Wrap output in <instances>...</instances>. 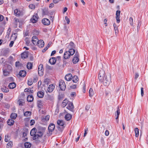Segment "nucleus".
Here are the masks:
<instances>
[{
  "label": "nucleus",
  "instance_id": "nucleus-28",
  "mask_svg": "<svg viewBox=\"0 0 148 148\" xmlns=\"http://www.w3.org/2000/svg\"><path fill=\"white\" fill-rule=\"evenodd\" d=\"M13 143L12 141H9L7 144L6 147L7 148H11L12 147Z\"/></svg>",
  "mask_w": 148,
  "mask_h": 148
},
{
  "label": "nucleus",
  "instance_id": "nucleus-23",
  "mask_svg": "<svg viewBox=\"0 0 148 148\" xmlns=\"http://www.w3.org/2000/svg\"><path fill=\"white\" fill-rule=\"evenodd\" d=\"M72 118L71 115L69 114H66L65 116V118L67 121H69Z\"/></svg>",
  "mask_w": 148,
  "mask_h": 148
},
{
  "label": "nucleus",
  "instance_id": "nucleus-29",
  "mask_svg": "<svg viewBox=\"0 0 148 148\" xmlns=\"http://www.w3.org/2000/svg\"><path fill=\"white\" fill-rule=\"evenodd\" d=\"M73 81L74 83H76L78 81V78L77 76L75 75L73 76V77L72 78Z\"/></svg>",
  "mask_w": 148,
  "mask_h": 148
},
{
  "label": "nucleus",
  "instance_id": "nucleus-17",
  "mask_svg": "<svg viewBox=\"0 0 148 148\" xmlns=\"http://www.w3.org/2000/svg\"><path fill=\"white\" fill-rule=\"evenodd\" d=\"M37 130L35 128H33L31 130L30 134L31 136H34L35 134L36 133Z\"/></svg>",
  "mask_w": 148,
  "mask_h": 148
},
{
  "label": "nucleus",
  "instance_id": "nucleus-59",
  "mask_svg": "<svg viewBox=\"0 0 148 148\" xmlns=\"http://www.w3.org/2000/svg\"><path fill=\"white\" fill-rule=\"evenodd\" d=\"M18 103L20 106H22L23 102L21 100H19L18 101Z\"/></svg>",
  "mask_w": 148,
  "mask_h": 148
},
{
  "label": "nucleus",
  "instance_id": "nucleus-45",
  "mask_svg": "<svg viewBox=\"0 0 148 148\" xmlns=\"http://www.w3.org/2000/svg\"><path fill=\"white\" fill-rule=\"evenodd\" d=\"M33 80L32 79H29L28 81V84L29 86H31L33 84Z\"/></svg>",
  "mask_w": 148,
  "mask_h": 148
},
{
  "label": "nucleus",
  "instance_id": "nucleus-4",
  "mask_svg": "<svg viewBox=\"0 0 148 148\" xmlns=\"http://www.w3.org/2000/svg\"><path fill=\"white\" fill-rule=\"evenodd\" d=\"M59 86L60 89L62 91H64L66 88V85L65 84L62 80H60L59 81Z\"/></svg>",
  "mask_w": 148,
  "mask_h": 148
},
{
  "label": "nucleus",
  "instance_id": "nucleus-56",
  "mask_svg": "<svg viewBox=\"0 0 148 148\" xmlns=\"http://www.w3.org/2000/svg\"><path fill=\"white\" fill-rule=\"evenodd\" d=\"M141 95L142 96H143L144 94L143 88L142 87L141 88Z\"/></svg>",
  "mask_w": 148,
  "mask_h": 148
},
{
  "label": "nucleus",
  "instance_id": "nucleus-30",
  "mask_svg": "<svg viewBox=\"0 0 148 148\" xmlns=\"http://www.w3.org/2000/svg\"><path fill=\"white\" fill-rule=\"evenodd\" d=\"M17 116V114L15 113H12L11 114L10 116V118L11 119H15Z\"/></svg>",
  "mask_w": 148,
  "mask_h": 148
},
{
  "label": "nucleus",
  "instance_id": "nucleus-5",
  "mask_svg": "<svg viewBox=\"0 0 148 148\" xmlns=\"http://www.w3.org/2000/svg\"><path fill=\"white\" fill-rule=\"evenodd\" d=\"M55 128V125H54V124L53 123H51L49 125L48 127V130L49 131V133H47V134L48 135H49V136L51 135V133H50V132H52L54 130Z\"/></svg>",
  "mask_w": 148,
  "mask_h": 148
},
{
  "label": "nucleus",
  "instance_id": "nucleus-7",
  "mask_svg": "<svg viewBox=\"0 0 148 148\" xmlns=\"http://www.w3.org/2000/svg\"><path fill=\"white\" fill-rule=\"evenodd\" d=\"M121 11L119 10H118L116 11V22L117 23H119L120 21V14Z\"/></svg>",
  "mask_w": 148,
  "mask_h": 148
},
{
  "label": "nucleus",
  "instance_id": "nucleus-49",
  "mask_svg": "<svg viewBox=\"0 0 148 148\" xmlns=\"http://www.w3.org/2000/svg\"><path fill=\"white\" fill-rule=\"evenodd\" d=\"M7 68L8 69V71H11L12 70V66L10 65H8L7 66Z\"/></svg>",
  "mask_w": 148,
  "mask_h": 148
},
{
  "label": "nucleus",
  "instance_id": "nucleus-41",
  "mask_svg": "<svg viewBox=\"0 0 148 148\" xmlns=\"http://www.w3.org/2000/svg\"><path fill=\"white\" fill-rule=\"evenodd\" d=\"M24 91L25 92H30L31 93L34 92L33 90H30L29 88H26L25 89Z\"/></svg>",
  "mask_w": 148,
  "mask_h": 148
},
{
  "label": "nucleus",
  "instance_id": "nucleus-43",
  "mask_svg": "<svg viewBox=\"0 0 148 148\" xmlns=\"http://www.w3.org/2000/svg\"><path fill=\"white\" fill-rule=\"evenodd\" d=\"M10 140V137L8 135H6L5 136V141L6 142H8Z\"/></svg>",
  "mask_w": 148,
  "mask_h": 148
},
{
  "label": "nucleus",
  "instance_id": "nucleus-15",
  "mask_svg": "<svg viewBox=\"0 0 148 148\" xmlns=\"http://www.w3.org/2000/svg\"><path fill=\"white\" fill-rule=\"evenodd\" d=\"M56 61V59L55 57H52L49 60V62L51 64H54Z\"/></svg>",
  "mask_w": 148,
  "mask_h": 148
},
{
  "label": "nucleus",
  "instance_id": "nucleus-42",
  "mask_svg": "<svg viewBox=\"0 0 148 148\" xmlns=\"http://www.w3.org/2000/svg\"><path fill=\"white\" fill-rule=\"evenodd\" d=\"M25 44L27 46H29L30 42V40L28 38H26L25 39Z\"/></svg>",
  "mask_w": 148,
  "mask_h": 148
},
{
  "label": "nucleus",
  "instance_id": "nucleus-24",
  "mask_svg": "<svg viewBox=\"0 0 148 148\" xmlns=\"http://www.w3.org/2000/svg\"><path fill=\"white\" fill-rule=\"evenodd\" d=\"M34 99V97L32 95H29L27 98V100L29 102H32Z\"/></svg>",
  "mask_w": 148,
  "mask_h": 148
},
{
  "label": "nucleus",
  "instance_id": "nucleus-44",
  "mask_svg": "<svg viewBox=\"0 0 148 148\" xmlns=\"http://www.w3.org/2000/svg\"><path fill=\"white\" fill-rule=\"evenodd\" d=\"M49 115H47L44 118L43 117V118L42 119L43 120H44L45 121H48L49 119Z\"/></svg>",
  "mask_w": 148,
  "mask_h": 148
},
{
  "label": "nucleus",
  "instance_id": "nucleus-57",
  "mask_svg": "<svg viewBox=\"0 0 148 148\" xmlns=\"http://www.w3.org/2000/svg\"><path fill=\"white\" fill-rule=\"evenodd\" d=\"M88 130V128H86L85 130V132L84 134V136L85 137L86 136V134H87V131Z\"/></svg>",
  "mask_w": 148,
  "mask_h": 148
},
{
  "label": "nucleus",
  "instance_id": "nucleus-20",
  "mask_svg": "<svg viewBox=\"0 0 148 148\" xmlns=\"http://www.w3.org/2000/svg\"><path fill=\"white\" fill-rule=\"evenodd\" d=\"M14 121L13 119H9L7 121V123L9 125H12L14 123Z\"/></svg>",
  "mask_w": 148,
  "mask_h": 148
},
{
  "label": "nucleus",
  "instance_id": "nucleus-8",
  "mask_svg": "<svg viewBox=\"0 0 148 148\" xmlns=\"http://www.w3.org/2000/svg\"><path fill=\"white\" fill-rule=\"evenodd\" d=\"M14 14L16 16H20L23 15V13L22 11L18 10V9H15L14 11Z\"/></svg>",
  "mask_w": 148,
  "mask_h": 148
},
{
  "label": "nucleus",
  "instance_id": "nucleus-16",
  "mask_svg": "<svg viewBox=\"0 0 148 148\" xmlns=\"http://www.w3.org/2000/svg\"><path fill=\"white\" fill-rule=\"evenodd\" d=\"M71 56L70 55L69 52L66 51L64 54V58L65 59H66L69 58Z\"/></svg>",
  "mask_w": 148,
  "mask_h": 148
},
{
  "label": "nucleus",
  "instance_id": "nucleus-14",
  "mask_svg": "<svg viewBox=\"0 0 148 148\" xmlns=\"http://www.w3.org/2000/svg\"><path fill=\"white\" fill-rule=\"evenodd\" d=\"M72 78L73 77L72 74L70 73L67 74L65 77V80L67 81H70Z\"/></svg>",
  "mask_w": 148,
  "mask_h": 148
},
{
  "label": "nucleus",
  "instance_id": "nucleus-36",
  "mask_svg": "<svg viewBox=\"0 0 148 148\" xmlns=\"http://www.w3.org/2000/svg\"><path fill=\"white\" fill-rule=\"evenodd\" d=\"M89 96L90 97H92L94 95V92L92 89L90 88L89 92Z\"/></svg>",
  "mask_w": 148,
  "mask_h": 148
},
{
  "label": "nucleus",
  "instance_id": "nucleus-3",
  "mask_svg": "<svg viewBox=\"0 0 148 148\" xmlns=\"http://www.w3.org/2000/svg\"><path fill=\"white\" fill-rule=\"evenodd\" d=\"M57 123L59 125L57 127L58 130L61 132H62L65 127V125L64 121L62 120H58Z\"/></svg>",
  "mask_w": 148,
  "mask_h": 148
},
{
  "label": "nucleus",
  "instance_id": "nucleus-61",
  "mask_svg": "<svg viewBox=\"0 0 148 148\" xmlns=\"http://www.w3.org/2000/svg\"><path fill=\"white\" fill-rule=\"evenodd\" d=\"M14 20L15 21V23L16 24H17L18 22H19L18 19L16 18H15Z\"/></svg>",
  "mask_w": 148,
  "mask_h": 148
},
{
  "label": "nucleus",
  "instance_id": "nucleus-46",
  "mask_svg": "<svg viewBox=\"0 0 148 148\" xmlns=\"http://www.w3.org/2000/svg\"><path fill=\"white\" fill-rule=\"evenodd\" d=\"M69 45L70 47H71L72 48H75V44L72 42H70Z\"/></svg>",
  "mask_w": 148,
  "mask_h": 148
},
{
  "label": "nucleus",
  "instance_id": "nucleus-26",
  "mask_svg": "<svg viewBox=\"0 0 148 148\" xmlns=\"http://www.w3.org/2000/svg\"><path fill=\"white\" fill-rule=\"evenodd\" d=\"M120 109L119 108V107H118L117 110L116 112V114L115 113V116H116V120L117 119H118L119 116L120 114Z\"/></svg>",
  "mask_w": 148,
  "mask_h": 148
},
{
  "label": "nucleus",
  "instance_id": "nucleus-63",
  "mask_svg": "<svg viewBox=\"0 0 148 148\" xmlns=\"http://www.w3.org/2000/svg\"><path fill=\"white\" fill-rule=\"evenodd\" d=\"M54 6V4L53 3H51L49 5V8H52Z\"/></svg>",
  "mask_w": 148,
  "mask_h": 148
},
{
  "label": "nucleus",
  "instance_id": "nucleus-48",
  "mask_svg": "<svg viewBox=\"0 0 148 148\" xmlns=\"http://www.w3.org/2000/svg\"><path fill=\"white\" fill-rule=\"evenodd\" d=\"M47 99L50 101H53V98L52 96L50 95H48L47 98Z\"/></svg>",
  "mask_w": 148,
  "mask_h": 148
},
{
  "label": "nucleus",
  "instance_id": "nucleus-37",
  "mask_svg": "<svg viewBox=\"0 0 148 148\" xmlns=\"http://www.w3.org/2000/svg\"><path fill=\"white\" fill-rule=\"evenodd\" d=\"M2 91L5 92H7L9 91V89L5 87L1 88Z\"/></svg>",
  "mask_w": 148,
  "mask_h": 148
},
{
  "label": "nucleus",
  "instance_id": "nucleus-62",
  "mask_svg": "<svg viewBox=\"0 0 148 148\" xmlns=\"http://www.w3.org/2000/svg\"><path fill=\"white\" fill-rule=\"evenodd\" d=\"M70 88L73 89H75L77 87V85L75 84L73 85L72 86H70Z\"/></svg>",
  "mask_w": 148,
  "mask_h": 148
},
{
  "label": "nucleus",
  "instance_id": "nucleus-6",
  "mask_svg": "<svg viewBox=\"0 0 148 148\" xmlns=\"http://www.w3.org/2000/svg\"><path fill=\"white\" fill-rule=\"evenodd\" d=\"M43 65L42 64L39 65L38 68V73L40 76H42L43 74L44 69H43Z\"/></svg>",
  "mask_w": 148,
  "mask_h": 148
},
{
  "label": "nucleus",
  "instance_id": "nucleus-33",
  "mask_svg": "<svg viewBox=\"0 0 148 148\" xmlns=\"http://www.w3.org/2000/svg\"><path fill=\"white\" fill-rule=\"evenodd\" d=\"M68 52H69L71 56L73 55L75 52V50L73 49H71L69 50Z\"/></svg>",
  "mask_w": 148,
  "mask_h": 148
},
{
  "label": "nucleus",
  "instance_id": "nucleus-13",
  "mask_svg": "<svg viewBox=\"0 0 148 148\" xmlns=\"http://www.w3.org/2000/svg\"><path fill=\"white\" fill-rule=\"evenodd\" d=\"M32 43L34 45H37L38 41L39 40L36 36H34L32 37Z\"/></svg>",
  "mask_w": 148,
  "mask_h": 148
},
{
  "label": "nucleus",
  "instance_id": "nucleus-53",
  "mask_svg": "<svg viewBox=\"0 0 148 148\" xmlns=\"http://www.w3.org/2000/svg\"><path fill=\"white\" fill-rule=\"evenodd\" d=\"M90 105H87L86 106V108H85V110H86V111H88L89 109H90Z\"/></svg>",
  "mask_w": 148,
  "mask_h": 148
},
{
  "label": "nucleus",
  "instance_id": "nucleus-31",
  "mask_svg": "<svg viewBox=\"0 0 148 148\" xmlns=\"http://www.w3.org/2000/svg\"><path fill=\"white\" fill-rule=\"evenodd\" d=\"M33 66L32 64V63L28 62L27 65V67L28 69H30L32 68Z\"/></svg>",
  "mask_w": 148,
  "mask_h": 148
},
{
  "label": "nucleus",
  "instance_id": "nucleus-10",
  "mask_svg": "<svg viewBox=\"0 0 148 148\" xmlns=\"http://www.w3.org/2000/svg\"><path fill=\"white\" fill-rule=\"evenodd\" d=\"M66 108L71 111L73 112L74 106L73 103L72 102H70L69 103L66 107Z\"/></svg>",
  "mask_w": 148,
  "mask_h": 148
},
{
  "label": "nucleus",
  "instance_id": "nucleus-18",
  "mask_svg": "<svg viewBox=\"0 0 148 148\" xmlns=\"http://www.w3.org/2000/svg\"><path fill=\"white\" fill-rule=\"evenodd\" d=\"M28 51H25L22 53L21 54L22 58L25 59L28 57Z\"/></svg>",
  "mask_w": 148,
  "mask_h": 148
},
{
  "label": "nucleus",
  "instance_id": "nucleus-32",
  "mask_svg": "<svg viewBox=\"0 0 148 148\" xmlns=\"http://www.w3.org/2000/svg\"><path fill=\"white\" fill-rule=\"evenodd\" d=\"M134 131L135 133V136L137 137L139 135V129L138 128L136 127L135 128Z\"/></svg>",
  "mask_w": 148,
  "mask_h": 148
},
{
  "label": "nucleus",
  "instance_id": "nucleus-64",
  "mask_svg": "<svg viewBox=\"0 0 148 148\" xmlns=\"http://www.w3.org/2000/svg\"><path fill=\"white\" fill-rule=\"evenodd\" d=\"M109 131L108 130H106L105 132V135L106 136H108L109 135Z\"/></svg>",
  "mask_w": 148,
  "mask_h": 148
},
{
  "label": "nucleus",
  "instance_id": "nucleus-11",
  "mask_svg": "<svg viewBox=\"0 0 148 148\" xmlns=\"http://www.w3.org/2000/svg\"><path fill=\"white\" fill-rule=\"evenodd\" d=\"M42 23L45 25H49L50 23V21L47 18H43L42 21Z\"/></svg>",
  "mask_w": 148,
  "mask_h": 148
},
{
  "label": "nucleus",
  "instance_id": "nucleus-38",
  "mask_svg": "<svg viewBox=\"0 0 148 148\" xmlns=\"http://www.w3.org/2000/svg\"><path fill=\"white\" fill-rule=\"evenodd\" d=\"M10 72L8 71L7 69L3 71L4 75L5 76H8L10 73Z\"/></svg>",
  "mask_w": 148,
  "mask_h": 148
},
{
  "label": "nucleus",
  "instance_id": "nucleus-27",
  "mask_svg": "<svg viewBox=\"0 0 148 148\" xmlns=\"http://www.w3.org/2000/svg\"><path fill=\"white\" fill-rule=\"evenodd\" d=\"M74 57L73 59V63L76 64L79 61V57L75 56Z\"/></svg>",
  "mask_w": 148,
  "mask_h": 148
},
{
  "label": "nucleus",
  "instance_id": "nucleus-19",
  "mask_svg": "<svg viewBox=\"0 0 148 148\" xmlns=\"http://www.w3.org/2000/svg\"><path fill=\"white\" fill-rule=\"evenodd\" d=\"M16 84L14 82L10 83L8 85V87L10 89H14L16 87Z\"/></svg>",
  "mask_w": 148,
  "mask_h": 148
},
{
  "label": "nucleus",
  "instance_id": "nucleus-39",
  "mask_svg": "<svg viewBox=\"0 0 148 148\" xmlns=\"http://www.w3.org/2000/svg\"><path fill=\"white\" fill-rule=\"evenodd\" d=\"M31 112L30 111H27L24 113V115L25 116H29L31 115Z\"/></svg>",
  "mask_w": 148,
  "mask_h": 148
},
{
  "label": "nucleus",
  "instance_id": "nucleus-51",
  "mask_svg": "<svg viewBox=\"0 0 148 148\" xmlns=\"http://www.w3.org/2000/svg\"><path fill=\"white\" fill-rule=\"evenodd\" d=\"M21 65V63L19 61L16 62L15 63V66L16 67H19Z\"/></svg>",
  "mask_w": 148,
  "mask_h": 148
},
{
  "label": "nucleus",
  "instance_id": "nucleus-12",
  "mask_svg": "<svg viewBox=\"0 0 148 148\" xmlns=\"http://www.w3.org/2000/svg\"><path fill=\"white\" fill-rule=\"evenodd\" d=\"M45 43L42 40H40L38 41L37 45L40 48L43 47Z\"/></svg>",
  "mask_w": 148,
  "mask_h": 148
},
{
  "label": "nucleus",
  "instance_id": "nucleus-34",
  "mask_svg": "<svg viewBox=\"0 0 148 148\" xmlns=\"http://www.w3.org/2000/svg\"><path fill=\"white\" fill-rule=\"evenodd\" d=\"M38 106V108H40L43 106V103L41 101H37Z\"/></svg>",
  "mask_w": 148,
  "mask_h": 148
},
{
  "label": "nucleus",
  "instance_id": "nucleus-21",
  "mask_svg": "<svg viewBox=\"0 0 148 148\" xmlns=\"http://www.w3.org/2000/svg\"><path fill=\"white\" fill-rule=\"evenodd\" d=\"M19 74L20 76L24 77L26 75V72L24 70H21L20 71Z\"/></svg>",
  "mask_w": 148,
  "mask_h": 148
},
{
  "label": "nucleus",
  "instance_id": "nucleus-9",
  "mask_svg": "<svg viewBox=\"0 0 148 148\" xmlns=\"http://www.w3.org/2000/svg\"><path fill=\"white\" fill-rule=\"evenodd\" d=\"M36 15L33 16L30 19L31 21L33 23H36L38 21V16L37 14H36Z\"/></svg>",
  "mask_w": 148,
  "mask_h": 148
},
{
  "label": "nucleus",
  "instance_id": "nucleus-58",
  "mask_svg": "<svg viewBox=\"0 0 148 148\" xmlns=\"http://www.w3.org/2000/svg\"><path fill=\"white\" fill-rule=\"evenodd\" d=\"M29 7L30 8H31V9H34V8H35V5H32V4L30 5H29Z\"/></svg>",
  "mask_w": 148,
  "mask_h": 148
},
{
  "label": "nucleus",
  "instance_id": "nucleus-47",
  "mask_svg": "<svg viewBox=\"0 0 148 148\" xmlns=\"http://www.w3.org/2000/svg\"><path fill=\"white\" fill-rule=\"evenodd\" d=\"M129 21L131 25L133 26V18L132 17H130L129 18Z\"/></svg>",
  "mask_w": 148,
  "mask_h": 148
},
{
  "label": "nucleus",
  "instance_id": "nucleus-50",
  "mask_svg": "<svg viewBox=\"0 0 148 148\" xmlns=\"http://www.w3.org/2000/svg\"><path fill=\"white\" fill-rule=\"evenodd\" d=\"M43 14L44 15H49V12L48 11L46 10L43 11Z\"/></svg>",
  "mask_w": 148,
  "mask_h": 148
},
{
  "label": "nucleus",
  "instance_id": "nucleus-2",
  "mask_svg": "<svg viewBox=\"0 0 148 148\" xmlns=\"http://www.w3.org/2000/svg\"><path fill=\"white\" fill-rule=\"evenodd\" d=\"M45 131V128L40 127L37 130L36 133L33 137V140H35L36 143H43L44 140L42 136Z\"/></svg>",
  "mask_w": 148,
  "mask_h": 148
},
{
  "label": "nucleus",
  "instance_id": "nucleus-35",
  "mask_svg": "<svg viewBox=\"0 0 148 148\" xmlns=\"http://www.w3.org/2000/svg\"><path fill=\"white\" fill-rule=\"evenodd\" d=\"M24 146L26 148H30L31 146L30 143L28 142H26L25 143Z\"/></svg>",
  "mask_w": 148,
  "mask_h": 148
},
{
  "label": "nucleus",
  "instance_id": "nucleus-25",
  "mask_svg": "<svg viewBox=\"0 0 148 148\" xmlns=\"http://www.w3.org/2000/svg\"><path fill=\"white\" fill-rule=\"evenodd\" d=\"M37 96L39 98H42L44 95V93L41 91H38L37 93Z\"/></svg>",
  "mask_w": 148,
  "mask_h": 148
},
{
  "label": "nucleus",
  "instance_id": "nucleus-55",
  "mask_svg": "<svg viewBox=\"0 0 148 148\" xmlns=\"http://www.w3.org/2000/svg\"><path fill=\"white\" fill-rule=\"evenodd\" d=\"M35 123V121L34 120H31L30 123L31 124V125H33Z\"/></svg>",
  "mask_w": 148,
  "mask_h": 148
},
{
  "label": "nucleus",
  "instance_id": "nucleus-60",
  "mask_svg": "<svg viewBox=\"0 0 148 148\" xmlns=\"http://www.w3.org/2000/svg\"><path fill=\"white\" fill-rule=\"evenodd\" d=\"M71 95L72 97H73L76 96V93L75 92H72L71 94Z\"/></svg>",
  "mask_w": 148,
  "mask_h": 148
},
{
  "label": "nucleus",
  "instance_id": "nucleus-22",
  "mask_svg": "<svg viewBox=\"0 0 148 148\" xmlns=\"http://www.w3.org/2000/svg\"><path fill=\"white\" fill-rule=\"evenodd\" d=\"M54 88V86L53 84H51L49 86L47 90L49 92H51L53 91Z\"/></svg>",
  "mask_w": 148,
  "mask_h": 148
},
{
  "label": "nucleus",
  "instance_id": "nucleus-1",
  "mask_svg": "<svg viewBox=\"0 0 148 148\" xmlns=\"http://www.w3.org/2000/svg\"><path fill=\"white\" fill-rule=\"evenodd\" d=\"M98 78L99 81L103 82L104 86H108L109 85L111 81V76L110 75H105L104 70H102L100 71Z\"/></svg>",
  "mask_w": 148,
  "mask_h": 148
},
{
  "label": "nucleus",
  "instance_id": "nucleus-52",
  "mask_svg": "<svg viewBox=\"0 0 148 148\" xmlns=\"http://www.w3.org/2000/svg\"><path fill=\"white\" fill-rule=\"evenodd\" d=\"M65 19L67 21V24H69L70 22V21L69 18H68L67 16H66L65 17Z\"/></svg>",
  "mask_w": 148,
  "mask_h": 148
},
{
  "label": "nucleus",
  "instance_id": "nucleus-54",
  "mask_svg": "<svg viewBox=\"0 0 148 148\" xmlns=\"http://www.w3.org/2000/svg\"><path fill=\"white\" fill-rule=\"evenodd\" d=\"M8 80L10 82H13L14 81V79H13L12 77H10L8 78Z\"/></svg>",
  "mask_w": 148,
  "mask_h": 148
},
{
  "label": "nucleus",
  "instance_id": "nucleus-40",
  "mask_svg": "<svg viewBox=\"0 0 148 148\" xmlns=\"http://www.w3.org/2000/svg\"><path fill=\"white\" fill-rule=\"evenodd\" d=\"M68 102V101L66 99L64 100L62 103V106L63 107H65L67 105V103Z\"/></svg>",
  "mask_w": 148,
  "mask_h": 148
}]
</instances>
